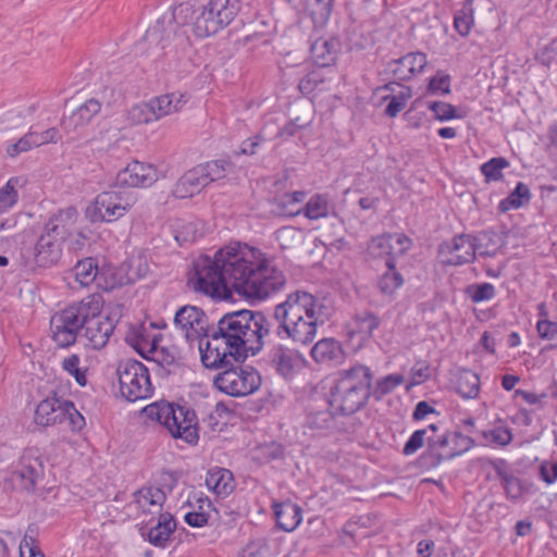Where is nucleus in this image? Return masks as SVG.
I'll list each match as a JSON object with an SVG mask.
<instances>
[{"label": "nucleus", "instance_id": "1", "mask_svg": "<svg viewBox=\"0 0 557 557\" xmlns=\"http://www.w3.org/2000/svg\"><path fill=\"white\" fill-rule=\"evenodd\" d=\"M286 284L284 273L270 267L258 251L240 243H231L213 257L202 255L193 262L187 286L211 298L226 299L232 292L246 298L265 299Z\"/></svg>", "mask_w": 557, "mask_h": 557}, {"label": "nucleus", "instance_id": "2", "mask_svg": "<svg viewBox=\"0 0 557 557\" xmlns=\"http://www.w3.org/2000/svg\"><path fill=\"white\" fill-rule=\"evenodd\" d=\"M274 323L262 311L242 309L225 313L211 331V341L200 347L202 364L218 369L258 355L273 334Z\"/></svg>", "mask_w": 557, "mask_h": 557}, {"label": "nucleus", "instance_id": "3", "mask_svg": "<svg viewBox=\"0 0 557 557\" xmlns=\"http://www.w3.org/2000/svg\"><path fill=\"white\" fill-rule=\"evenodd\" d=\"M324 306L320 299L306 290H296L273 308L271 320L273 334L295 344L308 345L317 336L319 324L324 323Z\"/></svg>", "mask_w": 557, "mask_h": 557}, {"label": "nucleus", "instance_id": "4", "mask_svg": "<svg viewBox=\"0 0 557 557\" xmlns=\"http://www.w3.org/2000/svg\"><path fill=\"white\" fill-rule=\"evenodd\" d=\"M372 370L356 363L337 373L330 391L329 404L342 416H350L361 410L371 397Z\"/></svg>", "mask_w": 557, "mask_h": 557}, {"label": "nucleus", "instance_id": "5", "mask_svg": "<svg viewBox=\"0 0 557 557\" xmlns=\"http://www.w3.org/2000/svg\"><path fill=\"white\" fill-rule=\"evenodd\" d=\"M196 13L190 3L183 2L174 7L172 12L159 17L146 30L143 38L144 44L148 46V50L152 52L164 51L172 45L175 50L187 47L189 45L188 26Z\"/></svg>", "mask_w": 557, "mask_h": 557}, {"label": "nucleus", "instance_id": "6", "mask_svg": "<svg viewBox=\"0 0 557 557\" xmlns=\"http://www.w3.org/2000/svg\"><path fill=\"white\" fill-rule=\"evenodd\" d=\"M240 10L242 0H210L193 18V32L201 38L215 35L228 26Z\"/></svg>", "mask_w": 557, "mask_h": 557}, {"label": "nucleus", "instance_id": "7", "mask_svg": "<svg viewBox=\"0 0 557 557\" xmlns=\"http://www.w3.org/2000/svg\"><path fill=\"white\" fill-rule=\"evenodd\" d=\"M476 445L470 435L461 430H444L440 434L426 437V450L423 458L429 459L433 467L463 455Z\"/></svg>", "mask_w": 557, "mask_h": 557}, {"label": "nucleus", "instance_id": "8", "mask_svg": "<svg viewBox=\"0 0 557 557\" xmlns=\"http://www.w3.org/2000/svg\"><path fill=\"white\" fill-rule=\"evenodd\" d=\"M121 395L128 401L148 398L153 393L147 367L135 359L121 360L116 368Z\"/></svg>", "mask_w": 557, "mask_h": 557}, {"label": "nucleus", "instance_id": "9", "mask_svg": "<svg viewBox=\"0 0 557 557\" xmlns=\"http://www.w3.org/2000/svg\"><path fill=\"white\" fill-rule=\"evenodd\" d=\"M134 203L132 194L111 189L96 197L92 208L87 209V215L91 222H112L122 218Z\"/></svg>", "mask_w": 557, "mask_h": 557}, {"label": "nucleus", "instance_id": "10", "mask_svg": "<svg viewBox=\"0 0 557 557\" xmlns=\"http://www.w3.org/2000/svg\"><path fill=\"white\" fill-rule=\"evenodd\" d=\"M480 238L470 234L456 235L449 242L441 244L438 255L444 265L459 267L472 263L475 255L488 256L481 250Z\"/></svg>", "mask_w": 557, "mask_h": 557}, {"label": "nucleus", "instance_id": "11", "mask_svg": "<svg viewBox=\"0 0 557 557\" xmlns=\"http://www.w3.org/2000/svg\"><path fill=\"white\" fill-rule=\"evenodd\" d=\"M45 476V466L39 449L29 447L23 450L12 471L11 480L21 490L33 493Z\"/></svg>", "mask_w": 557, "mask_h": 557}, {"label": "nucleus", "instance_id": "12", "mask_svg": "<svg viewBox=\"0 0 557 557\" xmlns=\"http://www.w3.org/2000/svg\"><path fill=\"white\" fill-rule=\"evenodd\" d=\"M174 323L184 333L189 342L199 339L202 344V338L211 341V331L215 324L210 325L206 313L195 306H183L177 310L174 317Z\"/></svg>", "mask_w": 557, "mask_h": 557}, {"label": "nucleus", "instance_id": "13", "mask_svg": "<svg viewBox=\"0 0 557 557\" xmlns=\"http://www.w3.org/2000/svg\"><path fill=\"white\" fill-rule=\"evenodd\" d=\"M103 308V298L100 294L95 293L86 296L78 302H74L59 313L61 318L74 327L76 331H83L88 318L101 313Z\"/></svg>", "mask_w": 557, "mask_h": 557}, {"label": "nucleus", "instance_id": "14", "mask_svg": "<svg viewBox=\"0 0 557 557\" xmlns=\"http://www.w3.org/2000/svg\"><path fill=\"white\" fill-rule=\"evenodd\" d=\"M158 178V171L152 164L135 160L117 173L114 187L147 188Z\"/></svg>", "mask_w": 557, "mask_h": 557}, {"label": "nucleus", "instance_id": "15", "mask_svg": "<svg viewBox=\"0 0 557 557\" xmlns=\"http://www.w3.org/2000/svg\"><path fill=\"white\" fill-rule=\"evenodd\" d=\"M265 360L285 380L293 379L305 363V359L297 350L282 344L274 345L269 350Z\"/></svg>", "mask_w": 557, "mask_h": 557}, {"label": "nucleus", "instance_id": "16", "mask_svg": "<svg viewBox=\"0 0 557 557\" xmlns=\"http://www.w3.org/2000/svg\"><path fill=\"white\" fill-rule=\"evenodd\" d=\"M175 417L170 418L166 429L172 436L183 438L188 444H196L199 435L197 432V417L193 409L185 406H174Z\"/></svg>", "mask_w": 557, "mask_h": 557}, {"label": "nucleus", "instance_id": "17", "mask_svg": "<svg viewBox=\"0 0 557 557\" xmlns=\"http://www.w3.org/2000/svg\"><path fill=\"white\" fill-rule=\"evenodd\" d=\"M426 64L425 53L409 52L399 59L391 60L386 64L385 74L391 75L395 81H409L421 73Z\"/></svg>", "mask_w": 557, "mask_h": 557}, {"label": "nucleus", "instance_id": "18", "mask_svg": "<svg viewBox=\"0 0 557 557\" xmlns=\"http://www.w3.org/2000/svg\"><path fill=\"white\" fill-rule=\"evenodd\" d=\"M138 351L145 359L151 360L159 366L158 374L161 377L175 374L183 366L182 358L174 346L158 347L153 342L147 354Z\"/></svg>", "mask_w": 557, "mask_h": 557}, {"label": "nucleus", "instance_id": "19", "mask_svg": "<svg viewBox=\"0 0 557 557\" xmlns=\"http://www.w3.org/2000/svg\"><path fill=\"white\" fill-rule=\"evenodd\" d=\"M62 240L50 233L42 232L37 239L34 251V261L37 267L47 269L59 262L62 257Z\"/></svg>", "mask_w": 557, "mask_h": 557}, {"label": "nucleus", "instance_id": "20", "mask_svg": "<svg viewBox=\"0 0 557 557\" xmlns=\"http://www.w3.org/2000/svg\"><path fill=\"white\" fill-rule=\"evenodd\" d=\"M113 321L101 313L88 318L83 329L84 337L94 349L103 348L114 331Z\"/></svg>", "mask_w": 557, "mask_h": 557}, {"label": "nucleus", "instance_id": "21", "mask_svg": "<svg viewBox=\"0 0 557 557\" xmlns=\"http://www.w3.org/2000/svg\"><path fill=\"white\" fill-rule=\"evenodd\" d=\"M490 463L493 467L496 476L500 480L506 496L509 499L518 500L529 491L528 484L508 470L506 460L495 459L491 460Z\"/></svg>", "mask_w": 557, "mask_h": 557}, {"label": "nucleus", "instance_id": "22", "mask_svg": "<svg viewBox=\"0 0 557 557\" xmlns=\"http://www.w3.org/2000/svg\"><path fill=\"white\" fill-rule=\"evenodd\" d=\"M77 218L78 212L74 207L70 206L64 209H60L48 220L45 224L44 231L64 242L71 236L72 230L77 222Z\"/></svg>", "mask_w": 557, "mask_h": 557}, {"label": "nucleus", "instance_id": "23", "mask_svg": "<svg viewBox=\"0 0 557 557\" xmlns=\"http://www.w3.org/2000/svg\"><path fill=\"white\" fill-rule=\"evenodd\" d=\"M191 511L185 513V522L193 528H201L208 524L211 511L214 509L210 498L202 493L193 492L187 499Z\"/></svg>", "mask_w": 557, "mask_h": 557}, {"label": "nucleus", "instance_id": "24", "mask_svg": "<svg viewBox=\"0 0 557 557\" xmlns=\"http://www.w3.org/2000/svg\"><path fill=\"white\" fill-rule=\"evenodd\" d=\"M203 169L197 165L185 172L175 184L173 195L176 198L185 199L199 194L203 187L208 185V180L205 178Z\"/></svg>", "mask_w": 557, "mask_h": 557}, {"label": "nucleus", "instance_id": "25", "mask_svg": "<svg viewBox=\"0 0 557 557\" xmlns=\"http://www.w3.org/2000/svg\"><path fill=\"white\" fill-rule=\"evenodd\" d=\"M273 511L277 528L285 532L294 531L302 520V509L292 502L274 503Z\"/></svg>", "mask_w": 557, "mask_h": 557}, {"label": "nucleus", "instance_id": "26", "mask_svg": "<svg viewBox=\"0 0 557 557\" xmlns=\"http://www.w3.org/2000/svg\"><path fill=\"white\" fill-rule=\"evenodd\" d=\"M100 110L101 103L97 99H88L74 110L70 116L63 119L62 126L67 131H76L77 128L89 124L92 117L97 115Z\"/></svg>", "mask_w": 557, "mask_h": 557}, {"label": "nucleus", "instance_id": "27", "mask_svg": "<svg viewBox=\"0 0 557 557\" xmlns=\"http://www.w3.org/2000/svg\"><path fill=\"white\" fill-rule=\"evenodd\" d=\"M176 529V521L169 512L161 513L154 527H151L147 533L143 532L149 543L164 548Z\"/></svg>", "mask_w": 557, "mask_h": 557}, {"label": "nucleus", "instance_id": "28", "mask_svg": "<svg viewBox=\"0 0 557 557\" xmlns=\"http://www.w3.org/2000/svg\"><path fill=\"white\" fill-rule=\"evenodd\" d=\"M187 102V98L183 94L171 92L149 100V106L154 111V116L160 120L172 113L178 112Z\"/></svg>", "mask_w": 557, "mask_h": 557}, {"label": "nucleus", "instance_id": "29", "mask_svg": "<svg viewBox=\"0 0 557 557\" xmlns=\"http://www.w3.org/2000/svg\"><path fill=\"white\" fill-rule=\"evenodd\" d=\"M310 355L318 363L338 362L343 358V349L334 338H323L314 344Z\"/></svg>", "mask_w": 557, "mask_h": 557}, {"label": "nucleus", "instance_id": "30", "mask_svg": "<svg viewBox=\"0 0 557 557\" xmlns=\"http://www.w3.org/2000/svg\"><path fill=\"white\" fill-rule=\"evenodd\" d=\"M234 362L236 361L231 357V364L220 368L224 371L215 376L214 385L230 396L239 397V391L237 389L239 388L240 366L235 367Z\"/></svg>", "mask_w": 557, "mask_h": 557}, {"label": "nucleus", "instance_id": "31", "mask_svg": "<svg viewBox=\"0 0 557 557\" xmlns=\"http://www.w3.org/2000/svg\"><path fill=\"white\" fill-rule=\"evenodd\" d=\"M233 473L224 468H214L208 471L206 485L216 495H228L233 488Z\"/></svg>", "mask_w": 557, "mask_h": 557}, {"label": "nucleus", "instance_id": "32", "mask_svg": "<svg viewBox=\"0 0 557 557\" xmlns=\"http://www.w3.org/2000/svg\"><path fill=\"white\" fill-rule=\"evenodd\" d=\"M306 198L305 191L286 193L280 197L274 198L276 209L273 210L275 214L283 216H296L302 213V208L298 207Z\"/></svg>", "mask_w": 557, "mask_h": 557}, {"label": "nucleus", "instance_id": "33", "mask_svg": "<svg viewBox=\"0 0 557 557\" xmlns=\"http://www.w3.org/2000/svg\"><path fill=\"white\" fill-rule=\"evenodd\" d=\"M338 42L335 39H318L311 46V53L319 67L331 65L337 55Z\"/></svg>", "mask_w": 557, "mask_h": 557}, {"label": "nucleus", "instance_id": "34", "mask_svg": "<svg viewBox=\"0 0 557 557\" xmlns=\"http://www.w3.org/2000/svg\"><path fill=\"white\" fill-rule=\"evenodd\" d=\"M396 87H400V91L397 95L387 96L388 103L385 108V114L389 117H395L406 107L407 101L411 98L412 91L410 87L400 86L396 82H389L383 88L392 92L396 91Z\"/></svg>", "mask_w": 557, "mask_h": 557}, {"label": "nucleus", "instance_id": "35", "mask_svg": "<svg viewBox=\"0 0 557 557\" xmlns=\"http://www.w3.org/2000/svg\"><path fill=\"white\" fill-rule=\"evenodd\" d=\"M50 327L52 332L53 341L59 347H69L76 342L78 331L65 323L63 318L54 314L51 318Z\"/></svg>", "mask_w": 557, "mask_h": 557}, {"label": "nucleus", "instance_id": "36", "mask_svg": "<svg viewBox=\"0 0 557 557\" xmlns=\"http://www.w3.org/2000/svg\"><path fill=\"white\" fill-rule=\"evenodd\" d=\"M387 270L380 276L377 287L384 295H393L404 284L403 275L396 270L393 258L386 259Z\"/></svg>", "mask_w": 557, "mask_h": 557}, {"label": "nucleus", "instance_id": "37", "mask_svg": "<svg viewBox=\"0 0 557 557\" xmlns=\"http://www.w3.org/2000/svg\"><path fill=\"white\" fill-rule=\"evenodd\" d=\"M530 199L531 193L529 186L519 182L515 189L499 202L498 210L500 212H507L512 209H519L528 205Z\"/></svg>", "mask_w": 557, "mask_h": 557}, {"label": "nucleus", "instance_id": "38", "mask_svg": "<svg viewBox=\"0 0 557 557\" xmlns=\"http://www.w3.org/2000/svg\"><path fill=\"white\" fill-rule=\"evenodd\" d=\"M73 273L81 286H88L99 277L97 260L91 257L79 260L73 268Z\"/></svg>", "mask_w": 557, "mask_h": 557}, {"label": "nucleus", "instance_id": "39", "mask_svg": "<svg viewBox=\"0 0 557 557\" xmlns=\"http://www.w3.org/2000/svg\"><path fill=\"white\" fill-rule=\"evenodd\" d=\"M457 393L466 399H473L480 392V377L471 370H463L456 384Z\"/></svg>", "mask_w": 557, "mask_h": 557}, {"label": "nucleus", "instance_id": "40", "mask_svg": "<svg viewBox=\"0 0 557 557\" xmlns=\"http://www.w3.org/2000/svg\"><path fill=\"white\" fill-rule=\"evenodd\" d=\"M143 413L150 420L157 421L166 428L170 418L175 417L174 405L165 401L153 403L143 409Z\"/></svg>", "mask_w": 557, "mask_h": 557}, {"label": "nucleus", "instance_id": "41", "mask_svg": "<svg viewBox=\"0 0 557 557\" xmlns=\"http://www.w3.org/2000/svg\"><path fill=\"white\" fill-rule=\"evenodd\" d=\"M463 293L465 296L473 304H480L494 299L496 296V288L493 284L487 282L472 283L465 287Z\"/></svg>", "mask_w": 557, "mask_h": 557}, {"label": "nucleus", "instance_id": "42", "mask_svg": "<svg viewBox=\"0 0 557 557\" xmlns=\"http://www.w3.org/2000/svg\"><path fill=\"white\" fill-rule=\"evenodd\" d=\"M330 209L326 196L317 194L302 207V214L309 220H318L327 216Z\"/></svg>", "mask_w": 557, "mask_h": 557}, {"label": "nucleus", "instance_id": "43", "mask_svg": "<svg viewBox=\"0 0 557 557\" xmlns=\"http://www.w3.org/2000/svg\"><path fill=\"white\" fill-rule=\"evenodd\" d=\"M473 22L472 0H466L462 8L455 14L454 27L460 36L466 37L469 35Z\"/></svg>", "mask_w": 557, "mask_h": 557}, {"label": "nucleus", "instance_id": "44", "mask_svg": "<svg viewBox=\"0 0 557 557\" xmlns=\"http://www.w3.org/2000/svg\"><path fill=\"white\" fill-rule=\"evenodd\" d=\"M401 374H388L376 381L375 385L371 386V396L375 400H381L385 395L391 394L396 387L404 383Z\"/></svg>", "mask_w": 557, "mask_h": 557}, {"label": "nucleus", "instance_id": "45", "mask_svg": "<svg viewBox=\"0 0 557 557\" xmlns=\"http://www.w3.org/2000/svg\"><path fill=\"white\" fill-rule=\"evenodd\" d=\"M261 385V376L253 368L240 366L239 397L252 394Z\"/></svg>", "mask_w": 557, "mask_h": 557}, {"label": "nucleus", "instance_id": "46", "mask_svg": "<svg viewBox=\"0 0 557 557\" xmlns=\"http://www.w3.org/2000/svg\"><path fill=\"white\" fill-rule=\"evenodd\" d=\"M58 403V397H47L41 400L35 410V422L38 425L49 426L55 425V418L51 419L54 413V406Z\"/></svg>", "mask_w": 557, "mask_h": 557}, {"label": "nucleus", "instance_id": "47", "mask_svg": "<svg viewBox=\"0 0 557 557\" xmlns=\"http://www.w3.org/2000/svg\"><path fill=\"white\" fill-rule=\"evenodd\" d=\"M509 166V161L504 157H495L481 165V173L486 182L503 180L502 171Z\"/></svg>", "mask_w": 557, "mask_h": 557}, {"label": "nucleus", "instance_id": "48", "mask_svg": "<svg viewBox=\"0 0 557 557\" xmlns=\"http://www.w3.org/2000/svg\"><path fill=\"white\" fill-rule=\"evenodd\" d=\"M200 165L203 169L208 184L224 178L233 166L227 160H213Z\"/></svg>", "mask_w": 557, "mask_h": 557}, {"label": "nucleus", "instance_id": "49", "mask_svg": "<svg viewBox=\"0 0 557 557\" xmlns=\"http://www.w3.org/2000/svg\"><path fill=\"white\" fill-rule=\"evenodd\" d=\"M355 322L357 323L360 333L367 336H372L373 332L381 325V319L375 313L363 310L355 315Z\"/></svg>", "mask_w": 557, "mask_h": 557}, {"label": "nucleus", "instance_id": "50", "mask_svg": "<svg viewBox=\"0 0 557 557\" xmlns=\"http://www.w3.org/2000/svg\"><path fill=\"white\" fill-rule=\"evenodd\" d=\"M392 249V235L389 234L373 237L368 245V252L373 258L389 257Z\"/></svg>", "mask_w": 557, "mask_h": 557}, {"label": "nucleus", "instance_id": "51", "mask_svg": "<svg viewBox=\"0 0 557 557\" xmlns=\"http://www.w3.org/2000/svg\"><path fill=\"white\" fill-rule=\"evenodd\" d=\"M128 120L134 124H147L157 121L154 111L148 102H141L132 107L128 111Z\"/></svg>", "mask_w": 557, "mask_h": 557}, {"label": "nucleus", "instance_id": "52", "mask_svg": "<svg viewBox=\"0 0 557 557\" xmlns=\"http://www.w3.org/2000/svg\"><path fill=\"white\" fill-rule=\"evenodd\" d=\"M81 358L73 354L62 361V368L64 371L74 376L78 385L85 386L87 384L86 371L79 368Z\"/></svg>", "mask_w": 557, "mask_h": 557}, {"label": "nucleus", "instance_id": "53", "mask_svg": "<svg viewBox=\"0 0 557 557\" xmlns=\"http://www.w3.org/2000/svg\"><path fill=\"white\" fill-rule=\"evenodd\" d=\"M540 338L552 342L549 348H557V320L540 319L536 323Z\"/></svg>", "mask_w": 557, "mask_h": 557}, {"label": "nucleus", "instance_id": "54", "mask_svg": "<svg viewBox=\"0 0 557 557\" xmlns=\"http://www.w3.org/2000/svg\"><path fill=\"white\" fill-rule=\"evenodd\" d=\"M428 109L431 110L435 119L440 121H448L455 117H461L456 113V108L444 101H429Z\"/></svg>", "mask_w": 557, "mask_h": 557}, {"label": "nucleus", "instance_id": "55", "mask_svg": "<svg viewBox=\"0 0 557 557\" xmlns=\"http://www.w3.org/2000/svg\"><path fill=\"white\" fill-rule=\"evenodd\" d=\"M482 436L498 446H507L512 441V433L510 429L497 426L488 431H482Z\"/></svg>", "mask_w": 557, "mask_h": 557}, {"label": "nucleus", "instance_id": "56", "mask_svg": "<svg viewBox=\"0 0 557 557\" xmlns=\"http://www.w3.org/2000/svg\"><path fill=\"white\" fill-rule=\"evenodd\" d=\"M36 147V140H34L33 131H29L16 143L7 146V154L11 158H15L18 154L30 150Z\"/></svg>", "mask_w": 557, "mask_h": 557}, {"label": "nucleus", "instance_id": "57", "mask_svg": "<svg viewBox=\"0 0 557 557\" xmlns=\"http://www.w3.org/2000/svg\"><path fill=\"white\" fill-rule=\"evenodd\" d=\"M139 499L138 503L140 506H145L146 504L152 506L161 507L163 502L165 500L164 492L159 487H145L139 491Z\"/></svg>", "mask_w": 557, "mask_h": 557}, {"label": "nucleus", "instance_id": "58", "mask_svg": "<svg viewBox=\"0 0 557 557\" xmlns=\"http://www.w3.org/2000/svg\"><path fill=\"white\" fill-rule=\"evenodd\" d=\"M323 82L324 77L320 69L312 70L299 81L298 88L302 94L309 95Z\"/></svg>", "mask_w": 557, "mask_h": 557}, {"label": "nucleus", "instance_id": "59", "mask_svg": "<svg viewBox=\"0 0 557 557\" xmlns=\"http://www.w3.org/2000/svg\"><path fill=\"white\" fill-rule=\"evenodd\" d=\"M17 201V191L14 188L13 180L0 188V213L13 207Z\"/></svg>", "mask_w": 557, "mask_h": 557}, {"label": "nucleus", "instance_id": "60", "mask_svg": "<svg viewBox=\"0 0 557 557\" xmlns=\"http://www.w3.org/2000/svg\"><path fill=\"white\" fill-rule=\"evenodd\" d=\"M428 89L432 94L448 95L450 92V76L438 72L430 79Z\"/></svg>", "mask_w": 557, "mask_h": 557}, {"label": "nucleus", "instance_id": "61", "mask_svg": "<svg viewBox=\"0 0 557 557\" xmlns=\"http://www.w3.org/2000/svg\"><path fill=\"white\" fill-rule=\"evenodd\" d=\"M536 60L545 66L557 63V37L537 51Z\"/></svg>", "mask_w": 557, "mask_h": 557}, {"label": "nucleus", "instance_id": "62", "mask_svg": "<svg viewBox=\"0 0 557 557\" xmlns=\"http://www.w3.org/2000/svg\"><path fill=\"white\" fill-rule=\"evenodd\" d=\"M425 435L426 430H416L405 443L403 454L410 456L417 453L424 445V442L426 441Z\"/></svg>", "mask_w": 557, "mask_h": 557}, {"label": "nucleus", "instance_id": "63", "mask_svg": "<svg viewBox=\"0 0 557 557\" xmlns=\"http://www.w3.org/2000/svg\"><path fill=\"white\" fill-rule=\"evenodd\" d=\"M69 408L66 414L65 424L72 432H78L85 426V418L83 414L75 408L74 404L70 401L65 404Z\"/></svg>", "mask_w": 557, "mask_h": 557}, {"label": "nucleus", "instance_id": "64", "mask_svg": "<svg viewBox=\"0 0 557 557\" xmlns=\"http://www.w3.org/2000/svg\"><path fill=\"white\" fill-rule=\"evenodd\" d=\"M539 475L547 484L557 480V461L544 460L539 466Z\"/></svg>", "mask_w": 557, "mask_h": 557}]
</instances>
